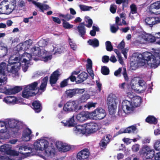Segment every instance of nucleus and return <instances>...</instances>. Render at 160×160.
I'll use <instances>...</instances> for the list:
<instances>
[{
  "instance_id": "nucleus-46",
  "label": "nucleus",
  "mask_w": 160,
  "mask_h": 160,
  "mask_svg": "<svg viewBox=\"0 0 160 160\" xmlns=\"http://www.w3.org/2000/svg\"><path fill=\"white\" fill-rule=\"evenodd\" d=\"M68 42H69L70 46L71 48L73 50H75L77 48V45L75 43L73 42L72 40L70 38V37H69L68 39Z\"/></svg>"
},
{
  "instance_id": "nucleus-32",
  "label": "nucleus",
  "mask_w": 160,
  "mask_h": 160,
  "mask_svg": "<svg viewBox=\"0 0 160 160\" xmlns=\"http://www.w3.org/2000/svg\"><path fill=\"white\" fill-rule=\"evenodd\" d=\"M11 148L8 144H4L0 148L1 152H5L7 154L9 155L11 150Z\"/></svg>"
},
{
  "instance_id": "nucleus-37",
  "label": "nucleus",
  "mask_w": 160,
  "mask_h": 160,
  "mask_svg": "<svg viewBox=\"0 0 160 160\" xmlns=\"http://www.w3.org/2000/svg\"><path fill=\"white\" fill-rule=\"evenodd\" d=\"M8 0H4L0 3V9L6 10L8 8Z\"/></svg>"
},
{
  "instance_id": "nucleus-56",
  "label": "nucleus",
  "mask_w": 160,
  "mask_h": 160,
  "mask_svg": "<svg viewBox=\"0 0 160 160\" xmlns=\"http://www.w3.org/2000/svg\"><path fill=\"white\" fill-rule=\"evenodd\" d=\"M139 145L138 144H135L132 146V149L133 152H136L139 149Z\"/></svg>"
},
{
  "instance_id": "nucleus-16",
  "label": "nucleus",
  "mask_w": 160,
  "mask_h": 160,
  "mask_svg": "<svg viewBox=\"0 0 160 160\" xmlns=\"http://www.w3.org/2000/svg\"><path fill=\"white\" fill-rule=\"evenodd\" d=\"M137 130L136 127L133 125L129 127L126 128L125 129H120L119 131L115 133L114 135L115 137L118 135L123 133H130L131 132L134 133Z\"/></svg>"
},
{
  "instance_id": "nucleus-62",
  "label": "nucleus",
  "mask_w": 160,
  "mask_h": 160,
  "mask_svg": "<svg viewBox=\"0 0 160 160\" xmlns=\"http://www.w3.org/2000/svg\"><path fill=\"white\" fill-rule=\"evenodd\" d=\"M119 29L118 26L115 27L114 25H111L110 27L111 32L113 33H116Z\"/></svg>"
},
{
  "instance_id": "nucleus-42",
  "label": "nucleus",
  "mask_w": 160,
  "mask_h": 160,
  "mask_svg": "<svg viewBox=\"0 0 160 160\" xmlns=\"http://www.w3.org/2000/svg\"><path fill=\"white\" fill-rule=\"evenodd\" d=\"M63 21V26L65 29H70L72 28L73 25L70 24L68 22H67L64 19H61Z\"/></svg>"
},
{
  "instance_id": "nucleus-49",
  "label": "nucleus",
  "mask_w": 160,
  "mask_h": 160,
  "mask_svg": "<svg viewBox=\"0 0 160 160\" xmlns=\"http://www.w3.org/2000/svg\"><path fill=\"white\" fill-rule=\"evenodd\" d=\"M68 79H65L61 81L60 83V87L61 88H64L67 86L68 84Z\"/></svg>"
},
{
  "instance_id": "nucleus-13",
  "label": "nucleus",
  "mask_w": 160,
  "mask_h": 160,
  "mask_svg": "<svg viewBox=\"0 0 160 160\" xmlns=\"http://www.w3.org/2000/svg\"><path fill=\"white\" fill-rule=\"evenodd\" d=\"M61 73L58 69L53 72L51 74L49 79V82L51 86L55 84L59 79Z\"/></svg>"
},
{
  "instance_id": "nucleus-61",
  "label": "nucleus",
  "mask_w": 160,
  "mask_h": 160,
  "mask_svg": "<svg viewBox=\"0 0 160 160\" xmlns=\"http://www.w3.org/2000/svg\"><path fill=\"white\" fill-rule=\"evenodd\" d=\"M49 148L48 147L47 148H45L44 149V155L46 156H49L51 155L52 151L51 150H48Z\"/></svg>"
},
{
  "instance_id": "nucleus-3",
  "label": "nucleus",
  "mask_w": 160,
  "mask_h": 160,
  "mask_svg": "<svg viewBox=\"0 0 160 160\" xmlns=\"http://www.w3.org/2000/svg\"><path fill=\"white\" fill-rule=\"evenodd\" d=\"M82 109V106L77 104L75 100H70L64 104L63 107V111L68 113L73 111L77 112Z\"/></svg>"
},
{
  "instance_id": "nucleus-23",
  "label": "nucleus",
  "mask_w": 160,
  "mask_h": 160,
  "mask_svg": "<svg viewBox=\"0 0 160 160\" xmlns=\"http://www.w3.org/2000/svg\"><path fill=\"white\" fill-rule=\"evenodd\" d=\"M85 26L84 22H83L80 23L79 25L77 27V29L79 35L83 38L86 34V29Z\"/></svg>"
},
{
  "instance_id": "nucleus-14",
  "label": "nucleus",
  "mask_w": 160,
  "mask_h": 160,
  "mask_svg": "<svg viewBox=\"0 0 160 160\" xmlns=\"http://www.w3.org/2000/svg\"><path fill=\"white\" fill-rule=\"evenodd\" d=\"M138 85L140 88L138 89L134 86L133 83H131V88L132 89L134 90L135 91L137 92H140L141 91H144L147 88V84L146 82L143 80H139L138 81Z\"/></svg>"
},
{
  "instance_id": "nucleus-17",
  "label": "nucleus",
  "mask_w": 160,
  "mask_h": 160,
  "mask_svg": "<svg viewBox=\"0 0 160 160\" xmlns=\"http://www.w3.org/2000/svg\"><path fill=\"white\" fill-rule=\"evenodd\" d=\"M32 42L31 39L27 40L22 43H20L17 46V49L19 51L23 50V51H26L28 49L30 45L32 44Z\"/></svg>"
},
{
  "instance_id": "nucleus-25",
  "label": "nucleus",
  "mask_w": 160,
  "mask_h": 160,
  "mask_svg": "<svg viewBox=\"0 0 160 160\" xmlns=\"http://www.w3.org/2000/svg\"><path fill=\"white\" fill-rule=\"evenodd\" d=\"M32 133L31 130L29 128L26 129L22 134V140L24 141H28L31 139L30 135Z\"/></svg>"
},
{
  "instance_id": "nucleus-39",
  "label": "nucleus",
  "mask_w": 160,
  "mask_h": 160,
  "mask_svg": "<svg viewBox=\"0 0 160 160\" xmlns=\"http://www.w3.org/2000/svg\"><path fill=\"white\" fill-rule=\"evenodd\" d=\"M101 72L103 75H107L109 74L110 70L107 66H104L102 67Z\"/></svg>"
},
{
  "instance_id": "nucleus-1",
  "label": "nucleus",
  "mask_w": 160,
  "mask_h": 160,
  "mask_svg": "<svg viewBox=\"0 0 160 160\" xmlns=\"http://www.w3.org/2000/svg\"><path fill=\"white\" fill-rule=\"evenodd\" d=\"M32 55L31 54L24 53L20 57H15L13 60L10 59L8 61L9 65H7L4 62L0 64V83H2L7 81L6 74L11 73L14 76H18V70L20 68L21 62H24L25 65L28 64V62L31 60Z\"/></svg>"
},
{
  "instance_id": "nucleus-41",
  "label": "nucleus",
  "mask_w": 160,
  "mask_h": 160,
  "mask_svg": "<svg viewBox=\"0 0 160 160\" xmlns=\"http://www.w3.org/2000/svg\"><path fill=\"white\" fill-rule=\"evenodd\" d=\"M12 0V1L9 2V4L8 3V9H9L10 10H15V8L16 6V1L15 0Z\"/></svg>"
},
{
  "instance_id": "nucleus-27",
  "label": "nucleus",
  "mask_w": 160,
  "mask_h": 160,
  "mask_svg": "<svg viewBox=\"0 0 160 160\" xmlns=\"http://www.w3.org/2000/svg\"><path fill=\"white\" fill-rule=\"evenodd\" d=\"M73 130L77 134H84L86 133V130L85 127H84L80 125H78L75 126L73 128Z\"/></svg>"
},
{
  "instance_id": "nucleus-2",
  "label": "nucleus",
  "mask_w": 160,
  "mask_h": 160,
  "mask_svg": "<svg viewBox=\"0 0 160 160\" xmlns=\"http://www.w3.org/2000/svg\"><path fill=\"white\" fill-rule=\"evenodd\" d=\"M135 54L136 59H134L139 65L143 66L147 62L148 65H150L151 66L153 65L158 66L160 63V54L158 53L155 52L153 55L150 52H146L142 54Z\"/></svg>"
},
{
  "instance_id": "nucleus-54",
  "label": "nucleus",
  "mask_w": 160,
  "mask_h": 160,
  "mask_svg": "<svg viewBox=\"0 0 160 160\" xmlns=\"http://www.w3.org/2000/svg\"><path fill=\"white\" fill-rule=\"evenodd\" d=\"M64 144L62 142L58 141L56 143V145L57 148L61 151L62 148Z\"/></svg>"
},
{
  "instance_id": "nucleus-44",
  "label": "nucleus",
  "mask_w": 160,
  "mask_h": 160,
  "mask_svg": "<svg viewBox=\"0 0 160 160\" xmlns=\"http://www.w3.org/2000/svg\"><path fill=\"white\" fill-rule=\"evenodd\" d=\"M85 21L88 22V24L86 25L85 26L88 28L91 27L93 23L92 20L88 16H85Z\"/></svg>"
},
{
  "instance_id": "nucleus-26",
  "label": "nucleus",
  "mask_w": 160,
  "mask_h": 160,
  "mask_svg": "<svg viewBox=\"0 0 160 160\" xmlns=\"http://www.w3.org/2000/svg\"><path fill=\"white\" fill-rule=\"evenodd\" d=\"M119 88L122 91L124 92L125 93L128 94L129 93H130L129 91H130V86L129 84L126 83L125 82H123L121 84H119Z\"/></svg>"
},
{
  "instance_id": "nucleus-30",
  "label": "nucleus",
  "mask_w": 160,
  "mask_h": 160,
  "mask_svg": "<svg viewBox=\"0 0 160 160\" xmlns=\"http://www.w3.org/2000/svg\"><path fill=\"white\" fill-rule=\"evenodd\" d=\"M145 121L148 123L155 125L158 122V120L154 116L149 115L146 118Z\"/></svg>"
},
{
  "instance_id": "nucleus-58",
  "label": "nucleus",
  "mask_w": 160,
  "mask_h": 160,
  "mask_svg": "<svg viewBox=\"0 0 160 160\" xmlns=\"http://www.w3.org/2000/svg\"><path fill=\"white\" fill-rule=\"evenodd\" d=\"M52 58V55H50L48 56H47L45 57H42V60L44 62H47L49 60H50Z\"/></svg>"
},
{
  "instance_id": "nucleus-38",
  "label": "nucleus",
  "mask_w": 160,
  "mask_h": 160,
  "mask_svg": "<svg viewBox=\"0 0 160 160\" xmlns=\"http://www.w3.org/2000/svg\"><path fill=\"white\" fill-rule=\"evenodd\" d=\"M40 145L41 147L42 151L45 148L48 147V142L45 140L42 139L40 141Z\"/></svg>"
},
{
  "instance_id": "nucleus-11",
  "label": "nucleus",
  "mask_w": 160,
  "mask_h": 160,
  "mask_svg": "<svg viewBox=\"0 0 160 160\" xmlns=\"http://www.w3.org/2000/svg\"><path fill=\"white\" fill-rule=\"evenodd\" d=\"M86 133H91L97 131L99 129L98 124L94 122H90L87 123L85 126Z\"/></svg>"
},
{
  "instance_id": "nucleus-47",
  "label": "nucleus",
  "mask_w": 160,
  "mask_h": 160,
  "mask_svg": "<svg viewBox=\"0 0 160 160\" xmlns=\"http://www.w3.org/2000/svg\"><path fill=\"white\" fill-rule=\"evenodd\" d=\"M48 42L44 39H42L39 41L38 42V45L41 47H44L47 46Z\"/></svg>"
},
{
  "instance_id": "nucleus-4",
  "label": "nucleus",
  "mask_w": 160,
  "mask_h": 160,
  "mask_svg": "<svg viewBox=\"0 0 160 160\" xmlns=\"http://www.w3.org/2000/svg\"><path fill=\"white\" fill-rule=\"evenodd\" d=\"M117 97L112 94L109 95L107 98V105L109 113L111 115L115 113L118 102H116Z\"/></svg>"
},
{
  "instance_id": "nucleus-36",
  "label": "nucleus",
  "mask_w": 160,
  "mask_h": 160,
  "mask_svg": "<svg viewBox=\"0 0 160 160\" xmlns=\"http://www.w3.org/2000/svg\"><path fill=\"white\" fill-rule=\"evenodd\" d=\"M33 56H38L39 57L41 54V51L39 47H33L32 49Z\"/></svg>"
},
{
  "instance_id": "nucleus-20",
  "label": "nucleus",
  "mask_w": 160,
  "mask_h": 160,
  "mask_svg": "<svg viewBox=\"0 0 160 160\" xmlns=\"http://www.w3.org/2000/svg\"><path fill=\"white\" fill-rule=\"evenodd\" d=\"M31 107L36 113L40 112L42 109L41 103L39 101L37 100H35L32 103Z\"/></svg>"
},
{
  "instance_id": "nucleus-22",
  "label": "nucleus",
  "mask_w": 160,
  "mask_h": 160,
  "mask_svg": "<svg viewBox=\"0 0 160 160\" xmlns=\"http://www.w3.org/2000/svg\"><path fill=\"white\" fill-rule=\"evenodd\" d=\"M88 77L87 73L84 72H82L78 75L76 82L78 84L80 83L87 79Z\"/></svg>"
},
{
  "instance_id": "nucleus-45",
  "label": "nucleus",
  "mask_w": 160,
  "mask_h": 160,
  "mask_svg": "<svg viewBox=\"0 0 160 160\" xmlns=\"http://www.w3.org/2000/svg\"><path fill=\"white\" fill-rule=\"evenodd\" d=\"M105 45L106 49L107 51L110 52L112 50L113 47L110 41H106L105 42Z\"/></svg>"
},
{
  "instance_id": "nucleus-40",
  "label": "nucleus",
  "mask_w": 160,
  "mask_h": 160,
  "mask_svg": "<svg viewBox=\"0 0 160 160\" xmlns=\"http://www.w3.org/2000/svg\"><path fill=\"white\" fill-rule=\"evenodd\" d=\"M8 52V49L7 47L4 46L0 47V53L3 56L6 55Z\"/></svg>"
},
{
  "instance_id": "nucleus-60",
  "label": "nucleus",
  "mask_w": 160,
  "mask_h": 160,
  "mask_svg": "<svg viewBox=\"0 0 160 160\" xmlns=\"http://www.w3.org/2000/svg\"><path fill=\"white\" fill-rule=\"evenodd\" d=\"M122 75L123 76L125 81H128L129 80V78L127 74L126 70L125 68H124L123 69V71L122 73Z\"/></svg>"
},
{
  "instance_id": "nucleus-12",
  "label": "nucleus",
  "mask_w": 160,
  "mask_h": 160,
  "mask_svg": "<svg viewBox=\"0 0 160 160\" xmlns=\"http://www.w3.org/2000/svg\"><path fill=\"white\" fill-rule=\"evenodd\" d=\"M76 118L77 122H83L89 118L90 116L88 112L82 111L77 114Z\"/></svg>"
},
{
  "instance_id": "nucleus-63",
  "label": "nucleus",
  "mask_w": 160,
  "mask_h": 160,
  "mask_svg": "<svg viewBox=\"0 0 160 160\" xmlns=\"http://www.w3.org/2000/svg\"><path fill=\"white\" fill-rule=\"evenodd\" d=\"M67 79H68V81L70 80L71 82H73L74 81H76L77 80V79L76 77L71 74L70 76Z\"/></svg>"
},
{
  "instance_id": "nucleus-21",
  "label": "nucleus",
  "mask_w": 160,
  "mask_h": 160,
  "mask_svg": "<svg viewBox=\"0 0 160 160\" xmlns=\"http://www.w3.org/2000/svg\"><path fill=\"white\" fill-rule=\"evenodd\" d=\"M29 2L32 1V3L35 7L39 8L40 10H47L49 9L50 8L49 6L46 4L38 2L32 0H28Z\"/></svg>"
},
{
  "instance_id": "nucleus-28",
  "label": "nucleus",
  "mask_w": 160,
  "mask_h": 160,
  "mask_svg": "<svg viewBox=\"0 0 160 160\" xmlns=\"http://www.w3.org/2000/svg\"><path fill=\"white\" fill-rule=\"evenodd\" d=\"M48 80V76L45 77L42 79L41 84L38 88V91H41L44 92L46 89Z\"/></svg>"
},
{
  "instance_id": "nucleus-33",
  "label": "nucleus",
  "mask_w": 160,
  "mask_h": 160,
  "mask_svg": "<svg viewBox=\"0 0 160 160\" xmlns=\"http://www.w3.org/2000/svg\"><path fill=\"white\" fill-rule=\"evenodd\" d=\"M38 83L37 82H33L27 85L26 87L29 90H30L31 92L33 91L36 90L38 87H37Z\"/></svg>"
},
{
  "instance_id": "nucleus-51",
  "label": "nucleus",
  "mask_w": 160,
  "mask_h": 160,
  "mask_svg": "<svg viewBox=\"0 0 160 160\" xmlns=\"http://www.w3.org/2000/svg\"><path fill=\"white\" fill-rule=\"evenodd\" d=\"M81 10H90V9L92 8V7L91 6H88L84 5H79Z\"/></svg>"
},
{
  "instance_id": "nucleus-15",
  "label": "nucleus",
  "mask_w": 160,
  "mask_h": 160,
  "mask_svg": "<svg viewBox=\"0 0 160 160\" xmlns=\"http://www.w3.org/2000/svg\"><path fill=\"white\" fill-rule=\"evenodd\" d=\"M111 137V135L109 134L106 135L103 137L99 144V146L101 149H105L106 148L107 145L110 141V139Z\"/></svg>"
},
{
  "instance_id": "nucleus-9",
  "label": "nucleus",
  "mask_w": 160,
  "mask_h": 160,
  "mask_svg": "<svg viewBox=\"0 0 160 160\" xmlns=\"http://www.w3.org/2000/svg\"><path fill=\"white\" fill-rule=\"evenodd\" d=\"M84 91V89L73 88L67 90L65 93L68 98H72L77 94L83 93Z\"/></svg>"
},
{
  "instance_id": "nucleus-6",
  "label": "nucleus",
  "mask_w": 160,
  "mask_h": 160,
  "mask_svg": "<svg viewBox=\"0 0 160 160\" xmlns=\"http://www.w3.org/2000/svg\"><path fill=\"white\" fill-rule=\"evenodd\" d=\"M154 150L151 149L147 145H144L142 147L139 151L140 154L146 159H150L152 158L155 156Z\"/></svg>"
},
{
  "instance_id": "nucleus-24",
  "label": "nucleus",
  "mask_w": 160,
  "mask_h": 160,
  "mask_svg": "<svg viewBox=\"0 0 160 160\" xmlns=\"http://www.w3.org/2000/svg\"><path fill=\"white\" fill-rule=\"evenodd\" d=\"M26 87L22 92V96L25 98H28L30 97L35 95L36 94L35 92H31Z\"/></svg>"
},
{
  "instance_id": "nucleus-48",
  "label": "nucleus",
  "mask_w": 160,
  "mask_h": 160,
  "mask_svg": "<svg viewBox=\"0 0 160 160\" xmlns=\"http://www.w3.org/2000/svg\"><path fill=\"white\" fill-rule=\"evenodd\" d=\"M90 98V96L88 94H84L81 97L80 99L81 102H85Z\"/></svg>"
},
{
  "instance_id": "nucleus-55",
  "label": "nucleus",
  "mask_w": 160,
  "mask_h": 160,
  "mask_svg": "<svg viewBox=\"0 0 160 160\" xmlns=\"http://www.w3.org/2000/svg\"><path fill=\"white\" fill-rule=\"evenodd\" d=\"M154 148L156 150L160 151V140H158L155 142Z\"/></svg>"
},
{
  "instance_id": "nucleus-53",
  "label": "nucleus",
  "mask_w": 160,
  "mask_h": 160,
  "mask_svg": "<svg viewBox=\"0 0 160 160\" xmlns=\"http://www.w3.org/2000/svg\"><path fill=\"white\" fill-rule=\"evenodd\" d=\"M88 65L86 66L87 69H91L92 68V62L90 58L87 59Z\"/></svg>"
},
{
  "instance_id": "nucleus-35",
  "label": "nucleus",
  "mask_w": 160,
  "mask_h": 160,
  "mask_svg": "<svg viewBox=\"0 0 160 160\" xmlns=\"http://www.w3.org/2000/svg\"><path fill=\"white\" fill-rule=\"evenodd\" d=\"M160 8V1L156 2L150 5L149 6V10L152 9H158Z\"/></svg>"
},
{
  "instance_id": "nucleus-50",
  "label": "nucleus",
  "mask_w": 160,
  "mask_h": 160,
  "mask_svg": "<svg viewBox=\"0 0 160 160\" xmlns=\"http://www.w3.org/2000/svg\"><path fill=\"white\" fill-rule=\"evenodd\" d=\"M59 16L60 17H62L65 19L67 21H69V20L72 18V16L69 14H67L64 15L62 14H60Z\"/></svg>"
},
{
  "instance_id": "nucleus-43",
  "label": "nucleus",
  "mask_w": 160,
  "mask_h": 160,
  "mask_svg": "<svg viewBox=\"0 0 160 160\" xmlns=\"http://www.w3.org/2000/svg\"><path fill=\"white\" fill-rule=\"evenodd\" d=\"M26 2H25L24 1L21 0L18 2V7L19 8V9H26Z\"/></svg>"
},
{
  "instance_id": "nucleus-31",
  "label": "nucleus",
  "mask_w": 160,
  "mask_h": 160,
  "mask_svg": "<svg viewBox=\"0 0 160 160\" xmlns=\"http://www.w3.org/2000/svg\"><path fill=\"white\" fill-rule=\"evenodd\" d=\"M65 126L69 127H74L76 124L74 120V116L73 115L71 118H70L65 123H64Z\"/></svg>"
},
{
  "instance_id": "nucleus-57",
  "label": "nucleus",
  "mask_w": 160,
  "mask_h": 160,
  "mask_svg": "<svg viewBox=\"0 0 160 160\" xmlns=\"http://www.w3.org/2000/svg\"><path fill=\"white\" fill-rule=\"evenodd\" d=\"M28 147L27 146L24 145H22L19 148V152L21 154H23V153L22 152V150L26 151L28 149Z\"/></svg>"
},
{
  "instance_id": "nucleus-7",
  "label": "nucleus",
  "mask_w": 160,
  "mask_h": 160,
  "mask_svg": "<svg viewBox=\"0 0 160 160\" xmlns=\"http://www.w3.org/2000/svg\"><path fill=\"white\" fill-rule=\"evenodd\" d=\"M89 114L96 120H100L104 118L106 116L105 111L102 108H97Z\"/></svg>"
},
{
  "instance_id": "nucleus-10",
  "label": "nucleus",
  "mask_w": 160,
  "mask_h": 160,
  "mask_svg": "<svg viewBox=\"0 0 160 160\" xmlns=\"http://www.w3.org/2000/svg\"><path fill=\"white\" fill-rule=\"evenodd\" d=\"M90 152L88 148H85L79 152L77 154L78 160H88Z\"/></svg>"
},
{
  "instance_id": "nucleus-52",
  "label": "nucleus",
  "mask_w": 160,
  "mask_h": 160,
  "mask_svg": "<svg viewBox=\"0 0 160 160\" xmlns=\"http://www.w3.org/2000/svg\"><path fill=\"white\" fill-rule=\"evenodd\" d=\"M61 151L63 152H66L69 151L71 149V147L70 146L64 144L62 148Z\"/></svg>"
},
{
  "instance_id": "nucleus-59",
  "label": "nucleus",
  "mask_w": 160,
  "mask_h": 160,
  "mask_svg": "<svg viewBox=\"0 0 160 160\" xmlns=\"http://www.w3.org/2000/svg\"><path fill=\"white\" fill-rule=\"evenodd\" d=\"M34 148L37 150L42 151L41 147L40 145V142L35 143Z\"/></svg>"
},
{
  "instance_id": "nucleus-34",
  "label": "nucleus",
  "mask_w": 160,
  "mask_h": 160,
  "mask_svg": "<svg viewBox=\"0 0 160 160\" xmlns=\"http://www.w3.org/2000/svg\"><path fill=\"white\" fill-rule=\"evenodd\" d=\"M88 42L89 45L94 47H97L99 46V41L95 38L93 39H90Z\"/></svg>"
},
{
  "instance_id": "nucleus-5",
  "label": "nucleus",
  "mask_w": 160,
  "mask_h": 160,
  "mask_svg": "<svg viewBox=\"0 0 160 160\" xmlns=\"http://www.w3.org/2000/svg\"><path fill=\"white\" fill-rule=\"evenodd\" d=\"M141 37L148 43H152L157 40L156 43L160 45V32L156 33L154 36L151 34L145 33L142 34Z\"/></svg>"
},
{
  "instance_id": "nucleus-64",
  "label": "nucleus",
  "mask_w": 160,
  "mask_h": 160,
  "mask_svg": "<svg viewBox=\"0 0 160 160\" xmlns=\"http://www.w3.org/2000/svg\"><path fill=\"white\" fill-rule=\"evenodd\" d=\"M96 103H93L92 102H88L86 106L88 109H90V108L92 107L95 108V107Z\"/></svg>"
},
{
  "instance_id": "nucleus-19",
  "label": "nucleus",
  "mask_w": 160,
  "mask_h": 160,
  "mask_svg": "<svg viewBox=\"0 0 160 160\" xmlns=\"http://www.w3.org/2000/svg\"><path fill=\"white\" fill-rule=\"evenodd\" d=\"M22 89L21 86H16L13 88H5L4 90L5 93L8 94H13L17 93L20 92Z\"/></svg>"
},
{
  "instance_id": "nucleus-18",
  "label": "nucleus",
  "mask_w": 160,
  "mask_h": 160,
  "mask_svg": "<svg viewBox=\"0 0 160 160\" xmlns=\"http://www.w3.org/2000/svg\"><path fill=\"white\" fill-rule=\"evenodd\" d=\"M145 22L147 25L150 27H152L153 25L160 23V19H156L154 17H149L146 18Z\"/></svg>"
},
{
  "instance_id": "nucleus-29",
  "label": "nucleus",
  "mask_w": 160,
  "mask_h": 160,
  "mask_svg": "<svg viewBox=\"0 0 160 160\" xmlns=\"http://www.w3.org/2000/svg\"><path fill=\"white\" fill-rule=\"evenodd\" d=\"M8 124L9 127L10 128L13 129L15 128L16 129V130L14 131V132H16V131H18L19 128L18 125V123L16 121L14 120L10 119L8 121Z\"/></svg>"
},
{
  "instance_id": "nucleus-8",
  "label": "nucleus",
  "mask_w": 160,
  "mask_h": 160,
  "mask_svg": "<svg viewBox=\"0 0 160 160\" xmlns=\"http://www.w3.org/2000/svg\"><path fill=\"white\" fill-rule=\"evenodd\" d=\"M134 106L132 102L125 100L122 102V108L124 112L130 113L134 111Z\"/></svg>"
}]
</instances>
